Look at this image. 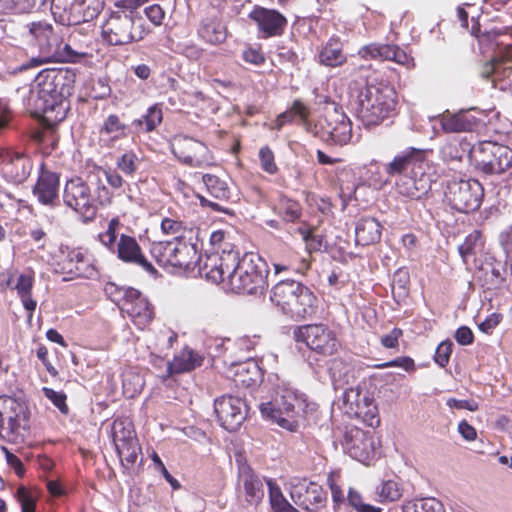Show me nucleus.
I'll return each mask as SVG.
<instances>
[{
	"label": "nucleus",
	"mask_w": 512,
	"mask_h": 512,
	"mask_svg": "<svg viewBox=\"0 0 512 512\" xmlns=\"http://www.w3.org/2000/svg\"><path fill=\"white\" fill-rule=\"evenodd\" d=\"M363 59L394 61L406 68L414 67V59L397 45L371 43L359 50Z\"/></svg>",
	"instance_id": "nucleus-26"
},
{
	"label": "nucleus",
	"mask_w": 512,
	"mask_h": 512,
	"mask_svg": "<svg viewBox=\"0 0 512 512\" xmlns=\"http://www.w3.org/2000/svg\"><path fill=\"white\" fill-rule=\"evenodd\" d=\"M268 274V265L258 254L245 253L231 263L227 286L237 294L260 296L268 288Z\"/></svg>",
	"instance_id": "nucleus-4"
},
{
	"label": "nucleus",
	"mask_w": 512,
	"mask_h": 512,
	"mask_svg": "<svg viewBox=\"0 0 512 512\" xmlns=\"http://www.w3.org/2000/svg\"><path fill=\"white\" fill-rule=\"evenodd\" d=\"M428 150L408 147L396 154L393 159L384 165L385 173L390 177L402 175H419L426 172Z\"/></svg>",
	"instance_id": "nucleus-19"
},
{
	"label": "nucleus",
	"mask_w": 512,
	"mask_h": 512,
	"mask_svg": "<svg viewBox=\"0 0 512 512\" xmlns=\"http://www.w3.org/2000/svg\"><path fill=\"white\" fill-rule=\"evenodd\" d=\"M144 13L149 21L155 26H160L165 18V11L158 4H153L144 9Z\"/></svg>",
	"instance_id": "nucleus-63"
},
{
	"label": "nucleus",
	"mask_w": 512,
	"mask_h": 512,
	"mask_svg": "<svg viewBox=\"0 0 512 512\" xmlns=\"http://www.w3.org/2000/svg\"><path fill=\"white\" fill-rule=\"evenodd\" d=\"M485 117L486 115L483 111L477 108H470L460 110L457 113H449L447 111L437 118L445 133H462L471 132L484 125Z\"/></svg>",
	"instance_id": "nucleus-22"
},
{
	"label": "nucleus",
	"mask_w": 512,
	"mask_h": 512,
	"mask_svg": "<svg viewBox=\"0 0 512 512\" xmlns=\"http://www.w3.org/2000/svg\"><path fill=\"white\" fill-rule=\"evenodd\" d=\"M356 98L357 117L366 127L378 125L396 114L398 95L388 83L367 82L358 90Z\"/></svg>",
	"instance_id": "nucleus-3"
},
{
	"label": "nucleus",
	"mask_w": 512,
	"mask_h": 512,
	"mask_svg": "<svg viewBox=\"0 0 512 512\" xmlns=\"http://www.w3.org/2000/svg\"><path fill=\"white\" fill-rule=\"evenodd\" d=\"M162 120V108L159 104H155L149 107L146 114L141 118L133 120L132 126L136 128L137 132L148 133L155 130L156 127L161 124Z\"/></svg>",
	"instance_id": "nucleus-45"
},
{
	"label": "nucleus",
	"mask_w": 512,
	"mask_h": 512,
	"mask_svg": "<svg viewBox=\"0 0 512 512\" xmlns=\"http://www.w3.org/2000/svg\"><path fill=\"white\" fill-rule=\"evenodd\" d=\"M116 451L118 453L123 468L125 470H130L134 467L137 461L138 455L141 451V447L139 446L138 441H136L130 442V444H127L125 446L116 448Z\"/></svg>",
	"instance_id": "nucleus-52"
},
{
	"label": "nucleus",
	"mask_w": 512,
	"mask_h": 512,
	"mask_svg": "<svg viewBox=\"0 0 512 512\" xmlns=\"http://www.w3.org/2000/svg\"><path fill=\"white\" fill-rule=\"evenodd\" d=\"M375 439L369 432L357 427H346L341 441L343 450L355 460L366 463L376 454Z\"/></svg>",
	"instance_id": "nucleus-20"
},
{
	"label": "nucleus",
	"mask_w": 512,
	"mask_h": 512,
	"mask_svg": "<svg viewBox=\"0 0 512 512\" xmlns=\"http://www.w3.org/2000/svg\"><path fill=\"white\" fill-rule=\"evenodd\" d=\"M202 181L209 195L219 201H229L231 191L228 183L214 174H203Z\"/></svg>",
	"instance_id": "nucleus-44"
},
{
	"label": "nucleus",
	"mask_w": 512,
	"mask_h": 512,
	"mask_svg": "<svg viewBox=\"0 0 512 512\" xmlns=\"http://www.w3.org/2000/svg\"><path fill=\"white\" fill-rule=\"evenodd\" d=\"M112 439L115 448L136 442L137 438L132 423L127 420H115L112 425Z\"/></svg>",
	"instance_id": "nucleus-46"
},
{
	"label": "nucleus",
	"mask_w": 512,
	"mask_h": 512,
	"mask_svg": "<svg viewBox=\"0 0 512 512\" xmlns=\"http://www.w3.org/2000/svg\"><path fill=\"white\" fill-rule=\"evenodd\" d=\"M203 358L190 348H184L174 356L173 361H167L166 372L161 377L166 380L174 374L190 372L202 365Z\"/></svg>",
	"instance_id": "nucleus-34"
},
{
	"label": "nucleus",
	"mask_w": 512,
	"mask_h": 512,
	"mask_svg": "<svg viewBox=\"0 0 512 512\" xmlns=\"http://www.w3.org/2000/svg\"><path fill=\"white\" fill-rule=\"evenodd\" d=\"M306 131L327 144L343 146L351 140L352 123L343 108L334 105L332 109H327L316 122L306 124Z\"/></svg>",
	"instance_id": "nucleus-10"
},
{
	"label": "nucleus",
	"mask_w": 512,
	"mask_h": 512,
	"mask_svg": "<svg viewBox=\"0 0 512 512\" xmlns=\"http://www.w3.org/2000/svg\"><path fill=\"white\" fill-rule=\"evenodd\" d=\"M309 109L306 105H304L300 100H295L287 111L278 115L274 128L276 130H281V128L287 124L293 122L295 119H299L301 124L306 129V124H311L312 122L308 119Z\"/></svg>",
	"instance_id": "nucleus-42"
},
{
	"label": "nucleus",
	"mask_w": 512,
	"mask_h": 512,
	"mask_svg": "<svg viewBox=\"0 0 512 512\" xmlns=\"http://www.w3.org/2000/svg\"><path fill=\"white\" fill-rule=\"evenodd\" d=\"M152 254L157 263L163 267L189 268L197 258V246L187 242L184 236H176L173 241L155 244Z\"/></svg>",
	"instance_id": "nucleus-13"
},
{
	"label": "nucleus",
	"mask_w": 512,
	"mask_h": 512,
	"mask_svg": "<svg viewBox=\"0 0 512 512\" xmlns=\"http://www.w3.org/2000/svg\"><path fill=\"white\" fill-rule=\"evenodd\" d=\"M271 301L292 319L300 320L313 315L317 297L305 285L294 280L278 282L271 291Z\"/></svg>",
	"instance_id": "nucleus-6"
},
{
	"label": "nucleus",
	"mask_w": 512,
	"mask_h": 512,
	"mask_svg": "<svg viewBox=\"0 0 512 512\" xmlns=\"http://www.w3.org/2000/svg\"><path fill=\"white\" fill-rule=\"evenodd\" d=\"M76 24L89 23L103 8L102 0H74Z\"/></svg>",
	"instance_id": "nucleus-43"
},
{
	"label": "nucleus",
	"mask_w": 512,
	"mask_h": 512,
	"mask_svg": "<svg viewBox=\"0 0 512 512\" xmlns=\"http://www.w3.org/2000/svg\"><path fill=\"white\" fill-rule=\"evenodd\" d=\"M474 146L464 140H451L444 143L439 149V156L445 163L461 162L465 156L474 161Z\"/></svg>",
	"instance_id": "nucleus-39"
},
{
	"label": "nucleus",
	"mask_w": 512,
	"mask_h": 512,
	"mask_svg": "<svg viewBox=\"0 0 512 512\" xmlns=\"http://www.w3.org/2000/svg\"><path fill=\"white\" fill-rule=\"evenodd\" d=\"M290 496L295 505L308 512H318L325 508L327 503V493L320 485L313 482H303L293 486Z\"/></svg>",
	"instance_id": "nucleus-24"
},
{
	"label": "nucleus",
	"mask_w": 512,
	"mask_h": 512,
	"mask_svg": "<svg viewBox=\"0 0 512 512\" xmlns=\"http://www.w3.org/2000/svg\"><path fill=\"white\" fill-rule=\"evenodd\" d=\"M395 189L400 195L410 199H420L431 189V179L427 172L419 175H402L395 179Z\"/></svg>",
	"instance_id": "nucleus-30"
},
{
	"label": "nucleus",
	"mask_w": 512,
	"mask_h": 512,
	"mask_svg": "<svg viewBox=\"0 0 512 512\" xmlns=\"http://www.w3.org/2000/svg\"><path fill=\"white\" fill-rule=\"evenodd\" d=\"M75 75L69 70L43 69L35 77V87L29 92L27 106L31 113L41 115L49 125L66 118L70 107L68 97L74 88Z\"/></svg>",
	"instance_id": "nucleus-1"
},
{
	"label": "nucleus",
	"mask_w": 512,
	"mask_h": 512,
	"mask_svg": "<svg viewBox=\"0 0 512 512\" xmlns=\"http://www.w3.org/2000/svg\"><path fill=\"white\" fill-rule=\"evenodd\" d=\"M140 165V159L133 151L125 152L116 162V166L123 173L132 176Z\"/></svg>",
	"instance_id": "nucleus-54"
},
{
	"label": "nucleus",
	"mask_w": 512,
	"mask_h": 512,
	"mask_svg": "<svg viewBox=\"0 0 512 512\" xmlns=\"http://www.w3.org/2000/svg\"><path fill=\"white\" fill-rule=\"evenodd\" d=\"M444 195L453 209L470 213L480 207L483 188L475 179H452L447 182Z\"/></svg>",
	"instance_id": "nucleus-14"
},
{
	"label": "nucleus",
	"mask_w": 512,
	"mask_h": 512,
	"mask_svg": "<svg viewBox=\"0 0 512 512\" xmlns=\"http://www.w3.org/2000/svg\"><path fill=\"white\" fill-rule=\"evenodd\" d=\"M36 5V0H0V14L27 13Z\"/></svg>",
	"instance_id": "nucleus-53"
},
{
	"label": "nucleus",
	"mask_w": 512,
	"mask_h": 512,
	"mask_svg": "<svg viewBox=\"0 0 512 512\" xmlns=\"http://www.w3.org/2000/svg\"><path fill=\"white\" fill-rule=\"evenodd\" d=\"M104 290H105V293L107 294V296L113 302H115L116 304H118L121 307V304L123 303V301L127 300L125 292L130 290V288L118 287L114 283H107L105 285Z\"/></svg>",
	"instance_id": "nucleus-60"
},
{
	"label": "nucleus",
	"mask_w": 512,
	"mask_h": 512,
	"mask_svg": "<svg viewBox=\"0 0 512 512\" xmlns=\"http://www.w3.org/2000/svg\"><path fill=\"white\" fill-rule=\"evenodd\" d=\"M127 125L124 124L116 114H110L100 127V134L108 135L113 140L127 136Z\"/></svg>",
	"instance_id": "nucleus-47"
},
{
	"label": "nucleus",
	"mask_w": 512,
	"mask_h": 512,
	"mask_svg": "<svg viewBox=\"0 0 512 512\" xmlns=\"http://www.w3.org/2000/svg\"><path fill=\"white\" fill-rule=\"evenodd\" d=\"M30 432V412L25 402L13 397H0V439L22 444Z\"/></svg>",
	"instance_id": "nucleus-9"
},
{
	"label": "nucleus",
	"mask_w": 512,
	"mask_h": 512,
	"mask_svg": "<svg viewBox=\"0 0 512 512\" xmlns=\"http://www.w3.org/2000/svg\"><path fill=\"white\" fill-rule=\"evenodd\" d=\"M197 35L207 44L218 45L226 40L227 29L217 16H206L198 24Z\"/></svg>",
	"instance_id": "nucleus-36"
},
{
	"label": "nucleus",
	"mask_w": 512,
	"mask_h": 512,
	"mask_svg": "<svg viewBox=\"0 0 512 512\" xmlns=\"http://www.w3.org/2000/svg\"><path fill=\"white\" fill-rule=\"evenodd\" d=\"M409 284V273L404 269H398L393 277L392 289L393 292L396 289L400 290L399 294H406Z\"/></svg>",
	"instance_id": "nucleus-64"
},
{
	"label": "nucleus",
	"mask_w": 512,
	"mask_h": 512,
	"mask_svg": "<svg viewBox=\"0 0 512 512\" xmlns=\"http://www.w3.org/2000/svg\"><path fill=\"white\" fill-rule=\"evenodd\" d=\"M499 241L506 254V260L502 262L492 254L486 253L473 267L482 274L480 277L483 278V286L488 290L501 288L507 276L512 273V225L500 233Z\"/></svg>",
	"instance_id": "nucleus-12"
},
{
	"label": "nucleus",
	"mask_w": 512,
	"mask_h": 512,
	"mask_svg": "<svg viewBox=\"0 0 512 512\" xmlns=\"http://www.w3.org/2000/svg\"><path fill=\"white\" fill-rule=\"evenodd\" d=\"M239 483L243 484L246 501L258 504L264 497L262 480L248 466L239 469Z\"/></svg>",
	"instance_id": "nucleus-38"
},
{
	"label": "nucleus",
	"mask_w": 512,
	"mask_h": 512,
	"mask_svg": "<svg viewBox=\"0 0 512 512\" xmlns=\"http://www.w3.org/2000/svg\"><path fill=\"white\" fill-rule=\"evenodd\" d=\"M343 406L349 417L360 419L370 427L379 425L378 409L372 393L365 387H352L343 393Z\"/></svg>",
	"instance_id": "nucleus-16"
},
{
	"label": "nucleus",
	"mask_w": 512,
	"mask_h": 512,
	"mask_svg": "<svg viewBox=\"0 0 512 512\" xmlns=\"http://www.w3.org/2000/svg\"><path fill=\"white\" fill-rule=\"evenodd\" d=\"M485 242L480 231L475 230L470 233L465 241L459 246V254L468 268H473L476 263L483 259L485 252Z\"/></svg>",
	"instance_id": "nucleus-35"
},
{
	"label": "nucleus",
	"mask_w": 512,
	"mask_h": 512,
	"mask_svg": "<svg viewBox=\"0 0 512 512\" xmlns=\"http://www.w3.org/2000/svg\"><path fill=\"white\" fill-rule=\"evenodd\" d=\"M382 225L373 217H362L355 224V242L357 245L368 246L380 241Z\"/></svg>",
	"instance_id": "nucleus-37"
},
{
	"label": "nucleus",
	"mask_w": 512,
	"mask_h": 512,
	"mask_svg": "<svg viewBox=\"0 0 512 512\" xmlns=\"http://www.w3.org/2000/svg\"><path fill=\"white\" fill-rule=\"evenodd\" d=\"M304 408V395L289 384L279 385L273 399L259 405L263 417L271 419L290 432L297 430V417Z\"/></svg>",
	"instance_id": "nucleus-5"
},
{
	"label": "nucleus",
	"mask_w": 512,
	"mask_h": 512,
	"mask_svg": "<svg viewBox=\"0 0 512 512\" xmlns=\"http://www.w3.org/2000/svg\"><path fill=\"white\" fill-rule=\"evenodd\" d=\"M249 16L258 26L259 37L264 39L282 35L287 25L286 18L276 10L256 7Z\"/></svg>",
	"instance_id": "nucleus-28"
},
{
	"label": "nucleus",
	"mask_w": 512,
	"mask_h": 512,
	"mask_svg": "<svg viewBox=\"0 0 512 512\" xmlns=\"http://www.w3.org/2000/svg\"><path fill=\"white\" fill-rule=\"evenodd\" d=\"M59 175L55 172L41 169L33 194L38 201L46 206L54 207L59 202Z\"/></svg>",
	"instance_id": "nucleus-29"
},
{
	"label": "nucleus",
	"mask_w": 512,
	"mask_h": 512,
	"mask_svg": "<svg viewBox=\"0 0 512 512\" xmlns=\"http://www.w3.org/2000/svg\"><path fill=\"white\" fill-rule=\"evenodd\" d=\"M403 512H445V508L438 499L428 497L407 503L403 507Z\"/></svg>",
	"instance_id": "nucleus-50"
},
{
	"label": "nucleus",
	"mask_w": 512,
	"mask_h": 512,
	"mask_svg": "<svg viewBox=\"0 0 512 512\" xmlns=\"http://www.w3.org/2000/svg\"><path fill=\"white\" fill-rule=\"evenodd\" d=\"M32 167L31 158L23 152L3 150L0 153L1 174L11 183H23L29 177Z\"/></svg>",
	"instance_id": "nucleus-23"
},
{
	"label": "nucleus",
	"mask_w": 512,
	"mask_h": 512,
	"mask_svg": "<svg viewBox=\"0 0 512 512\" xmlns=\"http://www.w3.org/2000/svg\"><path fill=\"white\" fill-rule=\"evenodd\" d=\"M236 261V254L228 253L226 257H219L218 254L209 255L205 262L200 264L199 272L208 280L219 283L225 280L231 270V263Z\"/></svg>",
	"instance_id": "nucleus-32"
},
{
	"label": "nucleus",
	"mask_w": 512,
	"mask_h": 512,
	"mask_svg": "<svg viewBox=\"0 0 512 512\" xmlns=\"http://www.w3.org/2000/svg\"><path fill=\"white\" fill-rule=\"evenodd\" d=\"M172 152L182 163L191 167H200L209 161L207 146L189 137L176 139L172 144Z\"/></svg>",
	"instance_id": "nucleus-25"
},
{
	"label": "nucleus",
	"mask_w": 512,
	"mask_h": 512,
	"mask_svg": "<svg viewBox=\"0 0 512 512\" xmlns=\"http://www.w3.org/2000/svg\"><path fill=\"white\" fill-rule=\"evenodd\" d=\"M214 410L220 425L228 431H236L247 414L244 400L232 395H224L215 399Z\"/></svg>",
	"instance_id": "nucleus-21"
},
{
	"label": "nucleus",
	"mask_w": 512,
	"mask_h": 512,
	"mask_svg": "<svg viewBox=\"0 0 512 512\" xmlns=\"http://www.w3.org/2000/svg\"><path fill=\"white\" fill-rule=\"evenodd\" d=\"M236 387L249 388L256 386L262 378V372L255 361L233 363L228 371Z\"/></svg>",
	"instance_id": "nucleus-33"
},
{
	"label": "nucleus",
	"mask_w": 512,
	"mask_h": 512,
	"mask_svg": "<svg viewBox=\"0 0 512 512\" xmlns=\"http://www.w3.org/2000/svg\"><path fill=\"white\" fill-rule=\"evenodd\" d=\"M44 396L49 399L55 407L63 414H67L69 409L66 404V394L62 391H55L52 388L44 387L42 389Z\"/></svg>",
	"instance_id": "nucleus-55"
},
{
	"label": "nucleus",
	"mask_w": 512,
	"mask_h": 512,
	"mask_svg": "<svg viewBox=\"0 0 512 512\" xmlns=\"http://www.w3.org/2000/svg\"><path fill=\"white\" fill-rule=\"evenodd\" d=\"M259 159L261 168L265 172L269 174H275L277 172L278 167L274 161V154L268 146L262 147L260 149Z\"/></svg>",
	"instance_id": "nucleus-56"
},
{
	"label": "nucleus",
	"mask_w": 512,
	"mask_h": 512,
	"mask_svg": "<svg viewBox=\"0 0 512 512\" xmlns=\"http://www.w3.org/2000/svg\"><path fill=\"white\" fill-rule=\"evenodd\" d=\"M34 277L31 272L23 273L18 277L16 283V290L19 296L31 294L33 287Z\"/></svg>",
	"instance_id": "nucleus-62"
},
{
	"label": "nucleus",
	"mask_w": 512,
	"mask_h": 512,
	"mask_svg": "<svg viewBox=\"0 0 512 512\" xmlns=\"http://www.w3.org/2000/svg\"><path fill=\"white\" fill-rule=\"evenodd\" d=\"M329 486L332 494L335 512H349L346 505V497L342 489L329 479Z\"/></svg>",
	"instance_id": "nucleus-57"
},
{
	"label": "nucleus",
	"mask_w": 512,
	"mask_h": 512,
	"mask_svg": "<svg viewBox=\"0 0 512 512\" xmlns=\"http://www.w3.org/2000/svg\"><path fill=\"white\" fill-rule=\"evenodd\" d=\"M63 271L73 277L92 279L97 276V270L92 263L91 257L78 249L70 251L63 262Z\"/></svg>",
	"instance_id": "nucleus-31"
},
{
	"label": "nucleus",
	"mask_w": 512,
	"mask_h": 512,
	"mask_svg": "<svg viewBox=\"0 0 512 512\" xmlns=\"http://www.w3.org/2000/svg\"><path fill=\"white\" fill-rule=\"evenodd\" d=\"M474 161L483 173L502 174L512 167V149L492 141L474 145Z\"/></svg>",
	"instance_id": "nucleus-15"
},
{
	"label": "nucleus",
	"mask_w": 512,
	"mask_h": 512,
	"mask_svg": "<svg viewBox=\"0 0 512 512\" xmlns=\"http://www.w3.org/2000/svg\"><path fill=\"white\" fill-rule=\"evenodd\" d=\"M452 346L453 343L449 340L443 341L438 345L435 351L434 360L440 367H445L449 363Z\"/></svg>",
	"instance_id": "nucleus-59"
},
{
	"label": "nucleus",
	"mask_w": 512,
	"mask_h": 512,
	"mask_svg": "<svg viewBox=\"0 0 512 512\" xmlns=\"http://www.w3.org/2000/svg\"><path fill=\"white\" fill-rule=\"evenodd\" d=\"M401 496V488L396 481H382L375 487V499L379 502L397 501Z\"/></svg>",
	"instance_id": "nucleus-48"
},
{
	"label": "nucleus",
	"mask_w": 512,
	"mask_h": 512,
	"mask_svg": "<svg viewBox=\"0 0 512 512\" xmlns=\"http://www.w3.org/2000/svg\"><path fill=\"white\" fill-rule=\"evenodd\" d=\"M319 62L328 67H338L346 62V56L342 50V44L338 38H330L320 51Z\"/></svg>",
	"instance_id": "nucleus-41"
},
{
	"label": "nucleus",
	"mask_w": 512,
	"mask_h": 512,
	"mask_svg": "<svg viewBox=\"0 0 512 512\" xmlns=\"http://www.w3.org/2000/svg\"><path fill=\"white\" fill-rule=\"evenodd\" d=\"M25 29L23 36L32 56L21 64L20 71L48 63L77 62L86 56V52L75 50L70 44L64 43L55 33L52 24L46 21L27 23Z\"/></svg>",
	"instance_id": "nucleus-2"
},
{
	"label": "nucleus",
	"mask_w": 512,
	"mask_h": 512,
	"mask_svg": "<svg viewBox=\"0 0 512 512\" xmlns=\"http://www.w3.org/2000/svg\"><path fill=\"white\" fill-rule=\"evenodd\" d=\"M269 501L273 512H289L293 507L284 497L280 487L271 479L267 480Z\"/></svg>",
	"instance_id": "nucleus-51"
},
{
	"label": "nucleus",
	"mask_w": 512,
	"mask_h": 512,
	"mask_svg": "<svg viewBox=\"0 0 512 512\" xmlns=\"http://www.w3.org/2000/svg\"><path fill=\"white\" fill-rule=\"evenodd\" d=\"M119 226L118 218L109 221L107 230L99 234L100 242L124 263L136 265L150 274L156 273L153 265L146 259L142 250L132 236L121 234L117 243V228Z\"/></svg>",
	"instance_id": "nucleus-11"
},
{
	"label": "nucleus",
	"mask_w": 512,
	"mask_h": 512,
	"mask_svg": "<svg viewBox=\"0 0 512 512\" xmlns=\"http://www.w3.org/2000/svg\"><path fill=\"white\" fill-rule=\"evenodd\" d=\"M151 459L153 461L154 467L156 470H158L162 476L166 479L167 482H169L173 489H178L180 487L179 482L169 473V471L166 469L164 463L158 456L156 452H153Z\"/></svg>",
	"instance_id": "nucleus-61"
},
{
	"label": "nucleus",
	"mask_w": 512,
	"mask_h": 512,
	"mask_svg": "<svg viewBox=\"0 0 512 512\" xmlns=\"http://www.w3.org/2000/svg\"><path fill=\"white\" fill-rule=\"evenodd\" d=\"M294 337L297 342L305 343L312 351L322 356L333 355L339 347L333 331L323 324L298 327L294 331Z\"/></svg>",
	"instance_id": "nucleus-18"
},
{
	"label": "nucleus",
	"mask_w": 512,
	"mask_h": 512,
	"mask_svg": "<svg viewBox=\"0 0 512 512\" xmlns=\"http://www.w3.org/2000/svg\"><path fill=\"white\" fill-rule=\"evenodd\" d=\"M280 213L287 222H294L300 216V206L292 200H284L280 206Z\"/></svg>",
	"instance_id": "nucleus-58"
},
{
	"label": "nucleus",
	"mask_w": 512,
	"mask_h": 512,
	"mask_svg": "<svg viewBox=\"0 0 512 512\" xmlns=\"http://www.w3.org/2000/svg\"><path fill=\"white\" fill-rule=\"evenodd\" d=\"M65 206L76 212L83 222L92 221L97 213V207L89 185L80 177L68 180L63 190Z\"/></svg>",
	"instance_id": "nucleus-17"
},
{
	"label": "nucleus",
	"mask_w": 512,
	"mask_h": 512,
	"mask_svg": "<svg viewBox=\"0 0 512 512\" xmlns=\"http://www.w3.org/2000/svg\"><path fill=\"white\" fill-rule=\"evenodd\" d=\"M507 31L508 27L493 28L479 36L480 45L493 52V58L483 67L481 76L491 79L493 83L503 79H510L512 83V44L500 40L506 36Z\"/></svg>",
	"instance_id": "nucleus-8"
},
{
	"label": "nucleus",
	"mask_w": 512,
	"mask_h": 512,
	"mask_svg": "<svg viewBox=\"0 0 512 512\" xmlns=\"http://www.w3.org/2000/svg\"><path fill=\"white\" fill-rule=\"evenodd\" d=\"M47 2H50V10L55 22L63 26H77L74 0H43L42 4L45 5Z\"/></svg>",
	"instance_id": "nucleus-40"
},
{
	"label": "nucleus",
	"mask_w": 512,
	"mask_h": 512,
	"mask_svg": "<svg viewBox=\"0 0 512 512\" xmlns=\"http://www.w3.org/2000/svg\"><path fill=\"white\" fill-rule=\"evenodd\" d=\"M125 295L127 300L121 304V310L128 314L135 325L143 329L153 319L154 313L150 303L134 288H130Z\"/></svg>",
	"instance_id": "nucleus-27"
},
{
	"label": "nucleus",
	"mask_w": 512,
	"mask_h": 512,
	"mask_svg": "<svg viewBox=\"0 0 512 512\" xmlns=\"http://www.w3.org/2000/svg\"><path fill=\"white\" fill-rule=\"evenodd\" d=\"M117 10L111 11L102 25V37L110 45L122 46L142 40L148 30L143 18L135 9L124 8L117 4Z\"/></svg>",
	"instance_id": "nucleus-7"
},
{
	"label": "nucleus",
	"mask_w": 512,
	"mask_h": 512,
	"mask_svg": "<svg viewBox=\"0 0 512 512\" xmlns=\"http://www.w3.org/2000/svg\"><path fill=\"white\" fill-rule=\"evenodd\" d=\"M297 232L305 242V250L309 255L314 252L322 251V248L326 246L324 236L315 233L314 229L298 227Z\"/></svg>",
	"instance_id": "nucleus-49"
}]
</instances>
